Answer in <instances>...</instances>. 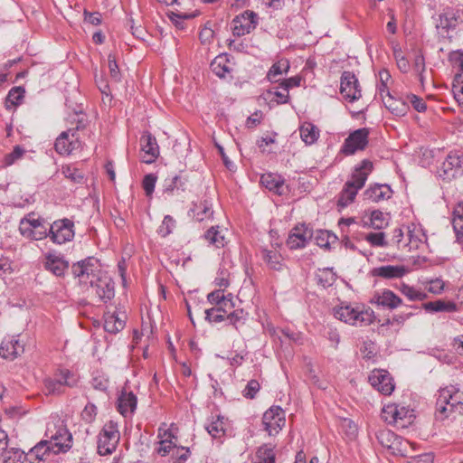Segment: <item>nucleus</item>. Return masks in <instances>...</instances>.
Here are the masks:
<instances>
[{"label": "nucleus", "instance_id": "nucleus-2", "mask_svg": "<svg viewBox=\"0 0 463 463\" xmlns=\"http://www.w3.org/2000/svg\"><path fill=\"white\" fill-rule=\"evenodd\" d=\"M334 316L337 319L352 325L365 326L371 325L374 319V312L364 306L345 304L334 308Z\"/></svg>", "mask_w": 463, "mask_h": 463}, {"label": "nucleus", "instance_id": "nucleus-27", "mask_svg": "<svg viewBox=\"0 0 463 463\" xmlns=\"http://www.w3.org/2000/svg\"><path fill=\"white\" fill-rule=\"evenodd\" d=\"M385 108L397 117L405 116L409 110V105L401 99H395L390 91H387V97L383 99Z\"/></svg>", "mask_w": 463, "mask_h": 463}, {"label": "nucleus", "instance_id": "nucleus-10", "mask_svg": "<svg viewBox=\"0 0 463 463\" xmlns=\"http://www.w3.org/2000/svg\"><path fill=\"white\" fill-rule=\"evenodd\" d=\"M369 134L368 128H362L351 132L345 139L340 152L345 156H352L357 151L364 150L369 143Z\"/></svg>", "mask_w": 463, "mask_h": 463}, {"label": "nucleus", "instance_id": "nucleus-36", "mask_svg": "<svg viewBox=\"0 0 463 463\" xmlns=\"http://www.w3.org/2000/svg\"><path fill=\"white\" fill-rule=\"evenodd\" d=\"M299 132L302 141L307 145L314 144L319 137V130L310 122H305L300 127Z\"/></svg>", "mask_w": 463, "mask_h": 463}, {"label": "nucleus", "instance_id": "nucleus-57", "mask_svg": "<svg viewBox=\"0 0 463 463\" xmlns=\"http://www.w3.org/2000/svg\"><path fill=\"white\" fill-rule=\"evenodd\" d=\"M390 80L391 74L387 70L383 69L379 71L380 83L377 85V90L383 99L385 98L383 95L385 94L387 96V91H389L387 83Z\"/></svg>", "mask_w": 463, "mask_h": 463}, {"label": "nucleus", "instance_id": "nucleus-34", "mask_svg": "<svg viewBox=\"0 0 463 463\" xmlns=\"http://www.w3.org/2000/svg\"><path fill=\"white\" fill-rule=\"evenodd\" d=\"M188 179L180 174L165 181L164 193L173 194L175 191H185L187 188Z\"/></svg>", "mask_w": 463, "mask_h": 463}, {"label": "nucleus", "instance_id": "nucleus-39", "mask_svg": "<svg viewBox=\"0 0 463 463\" xmlns=\"http://www.w3.org/2000/svg\"><path fill=\"white\" fill-rule=\"evenodd\" d=\"M452 226L458 241L463 240V203H458L453 211Z\"/></svg>", "mask_w": 463, "mask_h": 463}, {"label": "nucleus", "instance_id": "nucleus-33", "mask_svg": "<svg viewBox=\"0 0 463 463\" xmlns=\"http://www.w3.org/2000/svg\"><path fill=\"white\" fill-rule=\"evenodd\" d=\"M229 55L226 53L216 56L211 62L212 71L219 78H225L226 74L231 73L232 69L228 65Z\"/></svg>", "mask_w": 463, "mask_h": 463}, {"label": "nucleus", "instance_id": "nucleus-54", "mask_svg": "<svg viewBox=\"0 0 463 463\" xmlns=\"http://www.w3.org/2000/svg\"><path fill=\"white\" fill-rule=\"evenodd\" d=\"M222 307H212L205 310V319L210 323H221L226 321V314L222 312Z\"/></svg>", "mask_w": 463, "mask_h": 463}, {"label": "nucleus", "instance_id": "nucleus-18", "mask_svg": "<svg viewBox=\"0 0 463 463\" xmlns=\"http://www.w3.org/2000/svg\"><path fill=\"white\" fill-rule=\"evenodd\" d=\"M369 382L374 389L384 395H390L394 391L393 380L384 370L373 371Z\"/></svg>", "mask_w": 463, "mask_h": 463}, {"label": "nucleus", "instance_id": "nucleus-12", "mask_svg": "<svg viewBox=\"0 0 463 463\" xmlns=\"http://www.w3.org/2000/svg\"><path fill=\"white\" fill-rule=\"evenodd\" d=\"M340 93L349 102L358 100L362 97V90L358 79L354 72L345 71L340 78Z\"/></svg>", "mask_w": 463, "mask_h": 463}, {"label": "nucleus", "instance_id": "nucleus-45", "mask_svg": "<svg viewBox=\"0 0 463 463\" xmlns=\"http://www.w3.org/2000/svg\"><path fill=\"white\" fill-rule=\"evenodd\" d=\"M248 313L244 312L243 309H235L231 310L226 315V321L229 325L233 326L236 329L240 325L245 324V321L247 320Z\"/></svg>", "mask_w": 463, "mask_h": 463}, {"label": "nucleus", "instance_id": "nucleus-40", "mask_svg": "<svg viewBox=\"0 0 463 463\" xmlns=\"http://www.w3.org/2000/svg\"><path fill=\"white\" fill-rule=\"evenodd\" d=\"M289 68L290 66L288 60L279 61L270 67L267 78L270 82H279L278 76H280L284 72L287 73Z\"/></svg>", "mask_w": 463, "mask_h": 463}, {"label": "nucleus", "instance_id": "nucleus-9", "mask_svg": "<svg viewBox=\"0 0 463 463\" xmlns=\"http://www.w3.org/2000/svg\"><path fill=\"white\" fill-rule=\"evenodd\" d=\"M463 23V9L447 5L442 8L436 20V29L445 33L455 30Z\"/></svg>", "mask_w": 463, "mask_h": 463}, {"label": "nucleus", "instance_id": "nucleus-64", "mask_svg": "<svg viewBox=\"0 0 463 463\" xmlns=\"http://www.w3.org/2000/svg\"><path fill=\"white\" fill-rule=\"evenodd\" d=\"M449 60L454 68H458V72L463 71V52L458 51L453 52L449 54Z\"/></svg>", "mask_w": 463, "mask_h": 463}, {"label": "nucleus", "instance_id": "nucleus-19", "mask_svg": "<svg viewBox=\"0 0 463 463\" xmlns=\"http://www.w3.org/2000/svg\"><path fill=\"white\" fill-rule=\"evenodd\" d=\"M392 194L393 191L389 184L375 183L370 184L364 192L363 199L369 203H379L390 199Z\"/></svg>", "mask_w": 463, "mask_h": 463}, {"label": "nucleus", "instance_id": "nucleus-32", "mask_svg": "<svg viewBox=\"0 0 463 463\" xmlns=\"http://www.w3.org/2000/svg\"><path fill=\"white\" fill-rule=\"evenodd\" d=\"M209 420L210 422L205 426V430L213 439H219L225 435V418L223 416H212Z\"/></svg>", "mask_w": 463, "mask_h": 463}, {"label": "nucleus", "instance_id": "nucleus-63", "mask_svg": "<svg viewBox=\"0 0 463 463\" xmlns=\"http://www.w3.org/2000/svg\"><path fill=\"white\" fill-rule=\"evenodd\" d=\"M407 99L411 103L413 109L418 112H424L427 109L426 102L423 99L417 95L411 94L407 96Z\"/></svg>", "mask_w": 463, "mask_h": 463}, {"label": "nucleus", "instance_id": "nucleus-17", "mask_svg": "<svg viewBox=\"0 0 463 463\" xmlns=\"http://www.w3.org/2000/svg\"><path fill=\"white\" fill-rule=\"evenodd\" d=\"M98 260L88 257L85 260L74 263L71 267L72 274L80 279L81 283H89L93 274L99 269Z\"/></svg>", "mask_w": 463, "mask_h": 463}, {"label": "nucleus", "instance_id": "nucleus-11", "mask_svg": "<svg viewBox=\"0 0 463 463\" xmlns=\"http://www.w3.org/2000/svg\"><path fill=\"white\" fill-rule=\"evenodd\" d=\"M50 239L55 244H63L73 240L74 222L73 221L63 218L54 221L49 227Z\"/></svg>", "mask_w": 463, "mask_h": 463}, {"label": "nucleus", "instance_id": "nucleus-43", "mask_svg": "<svg viewBox=\"0 0 463 463\" xmlns=\"http://www.w3.org/2000/svg\"><path fill=\"white\" fill-rule=\"evenodd\" d=\"M365 225L375 230H382L388 225V219L382 211L373 210L370 214L369 222H365Z\"/></svg>", "mask_w": 463, "mask_h": 463}, {"label": "nucleus", "instance_id": "nucleus-4", "mask_svg": "<svg viewBox=\"0 0 463 463\" xmlns=\"http://www.w3.org/2000/svg\"><path fill=\"white\" fill-rule=\"evenodd\" d=\"M435 407L436 419L444 420L454 411L463 409V402L458 397V390L450 385L439 391Z\"/></svg>", "mask_w": 463, "mask_h": 463}, {"label": "nucleus", "instance_id": "nucleus-48", "mask_svg": "<svg viewBox=\"0 0 463 463\" xmlns=\"http://www.w3.org/2000/svg\"><path fill=\"white\" fill-rule=\"evenodd\" d=\"M62 174L64 176L68 179H70L71 182L75 184H82L84 181V175L83 173L71 165H66L62 167Z\"/></svg>", "mask_w": 463, "mask_h": 463}, {"label": "nucleus", "instance_id": "nucleus-28", "mask_svg": "<svg viewBox=\"0 0 463 463\" xmlns=\"http://www.w3.org/2000/svg\"><path fill=\"white\" fill-rule=\"evenodd\" d=\"M374 298L378 306L389 309L398 307L402 302V298L390 289H383L381 293H376Z\"/></svg>", "mask_w": 463, "mask_h": 463}, {"label": "nucleus", "instance_id": "nucleus-47", "mask_svg": "<svg viewBox=\"0 0 463 463\" xmlns=\"http://www.w3.org/2000/svg\"><path fill=\"white\" fill-rule=\"evenodd\" d=\"M364 240L372 247H387L388 241L385 239V233L380 232H369L364 235Z\"/></svg>", "mask_w": 463, "mask_h": 463}, {"label": "nucleus", "instance_id": "nucleus-46", "mask_svg": "<svg viewBox=\"0 0 463 463\" xmlns=\"http://www.w3.org/2000/svg\"><path fill=\"white\" fill-rule=\"evenodd\" d=\"M335 275L333 273L332 269L328 268L319 270V272L316 274L317 284L322 286L324 288L333 285L335 280Z\"/></svg>", "mask_w": 463, "mask_h": 463}, {"label": "nucleus", "instance_id": "nucleus-21", "mask_svg": "<svg viewBox=\"0 0 463 463\" xmlns=\"http://www.w3.org/2000/svg\"><path fill=\"white\" fill-rule=\"evenodd\" d=\"M17 336L5 338L0 345V355L5 359L14 360L24 351V345Z\"/></svg>", "mask_w": 463, "mask_h": 463}, {"label": "nucleus", "instance_id": "nucleus-35", "mask_svg": "<svg viewBox=\"0 0 463 463\" xmlns=\"http://www.w3.org/2000/svg\"><path fill=\"white\" fill-rule=\"evenodd\" d=\"M125 326V320L118 317V314L106 313L104 315V329L108 333L117 334Z\"/></svg>", "mask_w": 463, "mask_h": 463}, {"label": "nucleus", "instance_id": "nucleus-15", "mask_svg": "<svg viewBox=\"0 0 463 463\" xmlns=\"http://www.w3.org/2000/svg\"><path fill=\"white\" fill-rule=\"evenodd\" d=\"M258 23V14L251 10H246L233 18L232 33L235 36H243L253 31Z\"/></svg>", "mask_w": 463, "mask_h": 463}, {"label": "nucleus", "instance_id": "nucleus-42", "mask_svg": "<svg viewBox=\"0 0 463 463\" xmlns=\"http://www.w3.org/2000/svg\"><path fill=\"white\" fill-rule=\"evenodd\" d=\"M415 415L414 411L409 409L405 406H401L397 404V427L398 428H406L408 425L411 424L413 421Z\"/></svg>", "mask_w": 463, "mask_h": 463}, {"label": "nucleus", "instance_id": "nucleus-25", "mask_svg": "<svg viewBox=\"0 0 463 463\" xmlns=\"http://www.w3.org/2000/svg\"><path fill=\"white\" fill-rule=\"evenodd\" d=\"M261 184L278 195L284 194L285 181L283 177L278 174L265 173L260 176Z\"/></svg>", "mask_w": 463, "mask_h": 463}, {"label": "nucleus", "instance_id": "nucleus-58", "mask_svg": "<svg viewBox=\"0 0 463 463\" xmlns=\"http://www.w3.org/2000/svg\"><path fill=\"white\" fill-rule=\"evenodd\" d=\"M98 413L96 405L92 402H88L80 413L82 420L86 423H91L95 420Z\"/></svg>", "mask_w": 463, "mask_h": 463}, {"label": "nucleus", "instance_id": "nucleus-49", "mask_svg": "<svg viewBox=\"0 0 463 463\" xmlns=\"http://www.w3.org/2000/svg\"><path fill=\"white\" fill-rule=\"evenodd\" d=\"M452 90L454 98L459 104L463 105V71L455 74Z\"/></svg>", "mask_w": 463, "mask_h": 463}, {"label": "nucleus", "instance_id": "nucleus-41", "mask_svg": "<svg viewBox=\"0 0 463 463\" xmlns=\"http://www.w3.org/2000/svg\"><path fill=\"white\" fill-rule=\"evenodd\" d=\"M378 442L385 449L393 450L394 444L398 440V437L394 432L389 430H381L376 433ZM394 454V451H392Z\"/></svg>", "mask_w": 463, "mask_h": 463}, {"label": "nucleus", "instance_id": "nucleus-14", "mask_svg": "<svg viewBox=\"0 0 463 463\" xmlns=\"http://www.w3.org/2000/svg\"><path fill=\"white\" fill-rule=\"evenodd\" d=\"M82 146L81 136H75L71 131L66 130L56 138L54 149L61 156H69L73 151L81 149Z\"/></svg>", "mask_w": 463, "mask_h": 463}, {"label": "nucleus", "instance_id": "nucleus-44", "mask_svg": "<svg viewBox=\"0 0 463 463\" xmlns=\"http://www.w3.org/2000/svg\"><path fill=\"white\" fill-rule=\"evenodd\" d=\"M274 448L271 444L260 446L256 452L259 463H275Z\"/></svg>", "mask_w": 463, "mask_h": 463}, {"label": "nucleus", "instance_id": "nucleus-8", "mask_svg": "<svg viewBox=\"0 0 463 463\" xmlns=\"http://www.w3.org/2000/svg\"><path fill=\"white\" fill-rule=\"evenodd\" d=\"M439 175L445 181H451L463 175V153L458 151L449 152L441 166Z\"/></svg>", "mask_w": 463, "mask_h": 463}, {"label": "nucleus", "instance_id": "nucleus-53", "mask_svg": "<svg viewBox=\"0 0 463 463\" xmlns=\"http://www.w3.org/2000/svg\"><path fill=\"white\" fill-rule=\"evenodd\" d=\"M401 292L407 297L410 300H423L426 298L427 295L424 292H421L413 287H411L406 284H402L401 288Z\"/></svg>", "mask_w": 463, "mask_h": 463}, {"label": "nucleus", "instance_id": "nucleus-52", "mask_svg": "<svg viewBox=\"0 0 463 463\" xmlns=\"http://www.w3.org/2000/svg\"><path fill=\"white\" fill-rule=\"evenodd\" d=\"M77 118H75L76 127L68 129L71 131L75 136H80V132L84 131L89 124L88 117L81 110L75 112Z\"/></svg>", "mask_w": 463, "mask_h": 463}, {"label": "nucleus", "instance_id": "nucleus-29", "mask_svg": "<svg viewBox=\"0 0 463 463\" xmlns=\"http://www.w3.org/2000/svg\"><path fill=\"white\" fill-rule=\"evenodd\" d=\"M190 212L193 213V218L199 222L211 219L213 214L212 203L206 199L194 203Z\"/></svg>", "mask_w": 463, "mask_h": 463}, {"label": "nucleus", "instance_id": "nucleus-3", "mask_svg": "<svg viewBox=\"0 0 463 463\" xmlns=\"http://www.w3.org/2000/svg\"><path fill=\"white\" fill-rule=\"evenodd\" d=\"M55 453H65L72 447V435L63 421L49 422L44 434Z\"/></svg>", "mask_w": 463, "mask_h": 463}, {"label": "nucleus", "instance_id": "nucleus-6", "mask_svg": "<svg viewBox=\"0 0 463 463\" xmlns=\"http://www.w3.org/2000/svg\"><path fill=\"white\" fill-rule=\"evenodd\" d=\"M118 424L113 420L107 422L98 436V453L101 456L112 454L119 441Z\"/></svg>", "mask_w": 463, "mask_h": 463}, {"label": "nucleus", "instance_id": "nucleus-37", "mask_svg": "<svg viewBox=\"0 0 463 463\" xmlns=\"http://www.w3.org/2000/svg\"><path fill=\"white\" fill-rule=\"evenodd\" d=\"M1 463H27L28 456L20 449L12 448L2 452Z\"/></svg>", "mask_w": 463, "mask_h": 463}, {"label": "nucleus", "instance_id": "nucleus-26", "mask_svg": "<svg viewBox=\"0 0 463 463\" xmlns=\"http://www.w3.org/2000/svg\"><path fill=\"white\" fill-rule=\"evenodd\" d=\"M137 403V396L132 392L123 391L118 399V411L123 416H127L135 411Z\"/></svg>", "mask_w": 463, "mask_h": 463}, {"label": "nucleus", "instance_id": "nucleus-30", "mask_svg": "<svg viewBox=\"0 0 463 463\" xmlns=\"http://www.w3.org/2000/svg\"><path fill=\"white\" fill-rule=\"evenodd\" d=\"M423 308L427 312L437 313H452L458 310L457 304L453 301H446L444 299H437L435 301H430L423 303Z\"/></svg>", "mask_w": 463, "mask_h": 463}, {"label": "nucleus", "instance_id": "nucleus-24", "mask_svg": "<svg viewBox=\"0 0 463 463\" xmlns=\"http://www.w3.org/2000/svg\"><path fill=\"white\" fill-rule=\"evenodd\" d=\"M407 273L404 266L384 265L373 268L370 274L373 277H380L386 279H401Z\"/></svg>", "mask_w": 463, "mask_h": 463}, {"label": "nucleus", "instance_id": "nucleus-31", "mask_svg": "<svg viewBox=\"0 0 463 463\" xmlns=\"http://www.w3.org/2000/svg\"><path fill=\"white\" fill-rule=\"evenodd\" d=\"M260 254L262 260L270 269L279 271L283 269V258L278 250L262 248L260 249Z\"/></svg>", "mask_w": 463, "mask_h": 463}, {"label": "nucleus", "instance_id": "nucleus-61", "mask_svg": "<svg viewBox=\"0 0 463 463\" xmlns=\"http://www.w3.org/2000/svg\"><path fill=\"white\" fill-rule=\"evenodd\" d=\"M260 389V385L257 380H250L248 382L242 394L245 398L253 399Z\"/></svg>", "mask_w": 463, "mask_h": 463}, {"label": "nucleus", "instance_id": "nucleus-1", "mask_svg": "<svg viewBox=\"0 0 463 463\" xmlns=\"http://www.w3.org/2000/svg\"><path fill=\"white\" fill-rule=\"evenodd\" d=\"M373 169V162L364 159L356 165L352 173L351 179L346 181L340 193L338 205L345 207L354 202L358 191L362 189Z\"/></svg>", "mask_w": 463, "mask_h": 463}, {"label": "nucleus", "instance_id": "nucleus-50", "mask_svg": "<svg viewBox=\"0 0 463 463\" xmlns=\"http://www.w3.org/2000/svg\"><path fill=\"white\" fill-rule=\"evenodd\" d=\"M205 239L210 244L215 245L217 248L223 247L225 244L224 236L215 227H211L204 234Z\"/></svg>", "mask_w": 463, "mask_h": 463}, {"label": "nucleus", "instance_id": "nucleus-22", "mask_svg": "<svg viewBox=\"0 0 463 463\" xmlns=\"http://www.w3.org/2000/svg\"><path fill=\"white\" fill-rule=\"evenodd\" d=\"M52 446L46 439L39 441L26 454V456H28V462L41 463L42 461H45L51 454L57 455L58 453H55V449H52Z\"/></svg>", "mask_w": 463, "mask_h": 463}, {"label": "nucleus", "instance_id": "nucleus-23", "mask_svg": "<svg viewBox=\"0 0 463 463\" xmlns=\"http://www.w3.org/2000/svg\"><path fill=\"white\" fill-rule=\"evenodd\" d=\"M44 268L57 277L64 276L66 270L69 269V261L64 260L61 255L54 253H47L45 255Z\"/></svg>", "mask_w": 463, "mask_h": 463}, {"label": "nucleus", "instance_id": "nucleus-38", "mask_svg": "<svg viewBox=\"0 0 463 463\" xmlns=\"http://www.w3.org/2000/svg\"><path fill=\"white\" fill-rule=\"evenodd\" d=\"M25 90L23 87H13L5 98V106L6 109H12L21 104Z\"/></svg>", "mask_w": 463, "mask_h": 463}, {"label": "nucleus", "instance_id": "nucleus-13", "mask_svg": "<svg viewBox=\"0 0 463 463\" xmlns=\"http://www.w3.org/2000/svg\"><path fill=\"white\" fill-rule=\"evenodd\" d=\"M285 422V411L279 406L270 407L262 417L264 430L269 436L278 434L284 427Z\"/></svg>", "mask_w": 463, "mask_h": 463}, {"label": "nucleus", "instance_id": "nucleus-7", "mask_svg": "<svg viewBox=\"0 0 463 463\" xmlns=\"http://www.w3.org/2000/svg\"><path fill=\"white\" fill-rule=\"evenodd\" d=\"M89 284L99 298L107 303L115 296V283L111 277L101 269H98L90 279Z\"/></svg>", "mask_w": 463, "mask_h": 463}, {"label": "nucleus", "instance_id": "nucleus-60", "mask_svg": "<svg viewBox=\"0 0 463 463\" xmlns=\"http://www.w3.org/2000/svg\"><path fill=\"white\" fill-rule=\"evenodd\" d=\"M156 179L154 174H148L144 176L142 186L147 196H150L154 193Z\"/></svg>", "mask_w": 463, "mask_h": 463}, {"label": "nucleus", "instance_id": "nucleus-55", "mask_svg": "<svg viewBox=\"0 0 463 463\" xmlns=\"http://www.w3.org/2000/svg\"><path fill=\"white\" fill-rule=\"evenodd\" d=\"M175 226V221L170 215H165L164 220L157 230V233L162 237H166L172 233L173 229Z\"/></svg>", "mask_w": 463, "mask_h": 463}, {"label": "nucleus", "instance_id": "nucleus-5", "mask_svg": "<svg viewBox=\"0 0 463 463\" xmlns=\"http://www.w3.org/2000/svg\"><path fill=\"white\" fill-rule=\"evenodd\" d=\"M78 383L77 376L69 369H58L53 377L46 378L43 382L47 394L60 395L65 387H74Z\"/></svg>", "mask_w": 463, "mask_h": 463}, {"label": "nucleus", "instance_id": "nucleus-16", "mask_svg": "<svg viewBox=\"0 0 463 463\" xmlns=\"http://www.w3.org/2000/svg\"><path fill=\"white\" fill-rule=\"evenodd\" d=\"M313 236L312 229L305 223L298 224L290 231L286 244L290 250L303 249Z\"/></svg>", "mask_w": 463, "mask_h": 463}, {"label": "nucleus", "instance_id": "nucleus-56", "mask_svg": "<svg viewBox=\"0 0 463 463\" xmlns=\"http://www.w3.org/2000/svg\"><path fill=\"white\" fill-rule=\"evenodd\" d=\"M167 16L170 19V21L178 28L183 29L184 28V20L192 19L195 15L193 14H183V13H176L170 11L167 13Z\"/></svg>", "mask_w": 463, "mask_h": 463}, {"label": "nucleus", "instance_id": "nucleus-59", "mask_svg": "<svg viewBox=\"0 0 463 463\" xmlns=\"http://www.w3.org/2000/svg\"><path fill=\"white\" fill-rule=\"evenodd\" d=\"M108 66H109V75H110L111 79L116 82L120 81L121 74H120L119 68H118V62L116 61V57L114 54H111V53L109 54Z\"/></svg>", "mask_w": 463, "mask_h": 463}, {"label": "nucleus", "instance_id": "nucleus-51", "mask_svg": "<svg viewBox=\"0 0 463 463\" xmlns=\"http://www.w3.org/2000/svg\"><path fill=\"white\" fill-rule=\"evenodd\" d=\"M397 404L391 403L385 405L382 410V419L388 424L397 426Z\"/></svg>", "mask_w": 463, "mask_h": 463}, {"label": "nucleus", "instance_id": "nucleus-62", "mask_svg": "<svg viewBox=\"0 0 463 463\" xmlns=\"http://www.w3.org/2000/svg\"><path fill=\"white\" fill-rule=\"evenodd\" d=\"M225 297L223 289H216L207 295V300L211 304L215 305V307H218L225 301Z\"/></svg>", "mask_w": 463, "mask_h": 463}, {"label": "nucleus", "instance_id": "nucleus-20", "mask_svg": "<svg viewBox=\"0 0 463 463\" xmlns=\"http://www.w3.org/2000/svg\"><path fill=\"white\" fill-rule=\"evenodd\" d=\"M141 150L143 152L142 161L151 164L159 156V146L156 137L149 132H146L140 137Z\"/></svg>", "mask_w": 463, "mask_h": 463}]
</instances>
